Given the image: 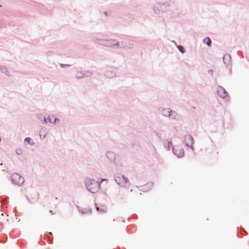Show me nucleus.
Returning <instances> with one entry per match:
<instances>
[{"mask_svg":"<svg viewBox=\"0 0 249 249\" xmlns=\"http://www.w3.org/2000/svg\"><path fill=\"white\" fill-rule=\"evenodd\" d=\"M115 180L118 184L124 186H125L128 182V178L121 174H118L116 176Z\"/></svg>","mask_w":249,"mask_h":249,"instance_id":"2","label":"nucleus"},{"mask_svg":"<svg viewBox=\"0 0 249 249\" xmlns=\"http://www.w3.org/2000/svg\"><path fill=\"white\" fill-rule=\"evenodd\" d=\"M203 42L205 43H206V44H207L208 46H210L211 45V40L210 38L208 37L205 38L203 39Z\"/></svg>","mask_w":249,"mask_h":249,"instance_id":"8","label":"nucleus"},{"mask_svg":"<svg viewBox=\"0 0 249 249\" xmlns=\"http://www.w3.org/2000/svg\"><path fill=\"white\" fill-rule=\"evenodd\" d=\"M16 152L18 154H20L21 153V149H17L16 150Z\"/></svg>","mask_w":249,"mask_h":249,"instance_id":"11","label":"nucleus"},{"mask_svg":"<svg viewBox=\"0 0 249 249\" xmlns=\"http://www.w3.org/2000/svg\"><path fill=\"white\" fill-rule=\"evenodd\" d=\"M178 49L179 50L180 52H181L182 53H184V48L182 46H178Z\"/></svg>","mask_w":249,"mask_h":249,"instance_id":"9","label":"nucleus"},{"mask_svg":"<svg viewBox=\"0 0 249 249\" xmlns=\"http://www.w3.org/2000/svg\"><path fill=\"white\" fill-rule=\"evenodd\" d=\"M58 121H59V120L57 119H55L54 121V123H56Z\"/></svg>","mask_w":249,"mask_h":249,"instance_id":"12","label":"nucleus"},{"mask_svg":"<svg viewBox=\"0 0 249 249\" xmlns=\"http://www.w3.org/2000/svg\"><path fill=\"white\" fill-rule=\"evenodd\" d=\"M12 180L14 183L18 184H22L23 182V178L21 177L20 176L18 173H14L12 175Z\"/></svg>","mask_w":249,"mask_h":249,"instance_id":"3","label":"nucleus"},{"mask_svg":"<svg viewBox=\"0 0 249 249\" xmlns=\"http://www.w3.org/2000/svg\"><path fill=\"white\" fill-rule=\"evenodd\" d=\"M217 93L219 95V96L222 98H224L227 95V93L226 90L221 87H219L218 88Z\"/></svg>","mask_w":249,"mask_h":249,"instance_id":"6","label":"nucleus"},{"mask_svg":"<svg viewBox=\"0 0 249 249\" xmlns=\"http://www.w3.org/2000/svg\"><path fill=\"white\" fill-rule=\"evenodd\" d=\"M173 153L178 157H181L184 154V150L182 148L178 146H175L173 148Z\"/></svg>","mask_w":249,"mask_h":249,"instance_id":"4","label":"nucleus"},{"mask_svg":"<svg viewBox=\"0 0 249 249\" xmlns=\"http://www.w3.org/2000/svg\"><path fill=\"white\" fill-rule=\"evenodd\" d=\"M184 142L186 145L188 147H192L193 144V138L192 136L187 135L184 138Z\"/></svg>","mask_w":249,"mask_h":249,"instance_id":"5","label":"nucleus"},{"mask_svg":"<svg viewBox=\"0 0 249 249\" xmlns=\"http://www.w3.org/2000/svg\"><path fill=\"white\" fill-rule=\"evenodd\" d=\"M104 180H106V181H107V179H102V180H101V182H102Z\"/></svg>","mask_w":249,"mask_h":249,"instance_id":"13","label":"nucleus"},{"mask_svg":"<svg viewBox=\"0 0 249 249\" xmlns=\"http://www.w3.org/2000/svg\"><path fill=\"white\" fill-rule=\"evenodd\" d=\"M100 184L94 179H88L86 182V187L88 190L92 193L97 192L100 188Z\"/></svg>","mask_w":249,"mask_h":249,"instance_id":"1","label":"nucleus"},{"mask_svg":"<svg viewBox=\"0 0 249 249\" xmlns=\"http://www.w3.org/2000/svg\"><path fill=\"white\" fill-rule=\"evenodd\" d=\"M31 141H32V140L30 138H26L25 139V142L29 144H31L30 142Z\"/></svg>","mask_w":249,"mask_h":249,"instance_id":"10","label":"nucleus"},{"mask_svg":"<svg viewBox=\"0 0 249 249\" xmlns=\"http://www.w3.org/2000/svg\"><path fill=\"white\" fill-rule=\"evenodd\" d=\"M96 210L102 213H105L107 212V207L106 205H102L100 207H96Z\"/></svg>","mask_w":249,"mask_h":249,"instance_id":"7","label":"nucleus"}]
</instances>
